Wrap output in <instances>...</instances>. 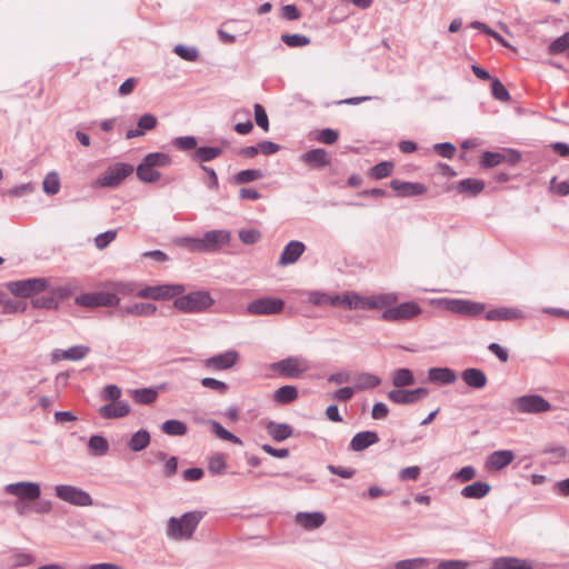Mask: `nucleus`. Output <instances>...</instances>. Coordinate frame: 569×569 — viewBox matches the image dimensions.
Segmentation results:
<instances>
[{
    "mask_svg": "<svg viewBox=\"0 0 569 569\" xmlns=\"http://www.w3.org/2000/svg\"><path fill=\"white\" fill-rule=\"evenodd\" d=\"M203 517L204 512L199 510L170 517L166 527L167 537L174 541L190 540Z\"/></svg>",
    "mask_w": 569,
    "mask_h": 569,
    "instance_id": "1",
    "label": "nucleus"
},
{
    "mask_svg": "<svg viewBox=\"0 0 569 569\" xmlns=\"http://www.w3.org/2000/svg\"><path fill=\"white\" fill-rule=\"evenodd\" d=\"M430 305L458 316L476 318L486 310V305L478 301L458 298H437L431 299Z\"/></svg>",
    "mask_w": 569,
    "mask_h": 569,
    "instance_id": "2",
    "label": "nucleus"
},
{
    "mask_svg": "<svg viewBox=\"0 0 569 569\" xmlns=\"http://www.w3.org/2000/svg\"><path fill=\"white\" fill-rule=\"evenodd\" d=\"M213 303L214 299L209 291L197 290L178 296L173 301V307L183 313H201L209 310Z\"/></svg>",
    "mask_w": 569,
    "mask_h": 569,
    "instance_id": "3",
    "label": "nucleus"
},
{
    "mask_svg": "<svg viewBox=\"0 0 569 569\" xmlns=\"http://www.w3.org/2000/svg\"><path fill=\"white\" fill-rule=\"evenodd\" d=\"M186 291V287L181 283H164L158 286H149L140 289L137 296L141 299L151 300H170L177 299L178 296Z\"/></svg>",
    "mask_w": 569,
    "mask_h": 569,
    "instance_id": "4",
    "label": "nucleus"
},
{
    "mask_svg": "<svg viewBox=\"0 0 569 569\" xmlns=\"http://www.w3.org/2000/svg\"><path fill=\"white\" fill-rule=\"evenodd\" d=\"M271 369L286 378L297 379L310 369V365L306 358L292 356L272 363Z\"/></svg>",
    "mask_w": 569,
    "mask_h": 569,
    "instance_id": "5",
    "label": "nucleus"
},
{
    "mask_svg": "<svg viewBox=\"0 0 569 569\" xmlns=\"http://www.w3.org/2000/svg\"><path fill=\"white\" fill-rule=\"evenodd\" d=\"M132 172L133 167L131 164L117 163L100 174L94 180L93 186L97 188H116Z\"/></svg>",
    "mask_w": 569,
    "mask_h": 569,
    "instance_id": "6",
    "label": "nucleus"
},
{
    "mask_svg": "<svg viewBox=\"0 0 569 569\" xmlns=\"http://www.w3.org/2000/svg\"><path fill=\"white\" fill-rule=\"evenodd\" d=\"M54 493L58 499L76 507H90L93 500L89 492L72 485H57Z\"/></svg>",
    "mask_w": 569,
    "mask_h": 569,
    "instance_id": "7",
    "label": "nucleus"
},
{
    "mask_svg": "<svg viewBox=\"0 0 569 569\" xmlns=\"http://www.w3.org/2000/svg\"><path fill=\"white\" fill-rule=\"evenodd\" d=\"M421 312L422 309L417 302L406 301L386 309L381 315V319L388 322L408 321L418 317Z\"/></svg>",
    "mask_w": 569,
    "mask_h": 569,
    "instance_id": "8",
    "label": "nucleus"
},
{
    "mask_svg": "<svg viewBox=\"0 0 569 569\" xmlns=\"http://www.w3.org/2000/svg\"><path fill=\"white\" fill-rule=\"evenodd\" d=\"M513 405L518 412L538 415L551 410V405L540 395H525L517 398Z\"/></svg>",
    "mask_w": 569,
    "mask_h": 569,
    "instance_id": "9",
    "label": "nucleus"
},
{
    "mask_svg": "<svg viewBox=\"0 0 569 569\" xmlns=\"http://www.w3.org/2000/svg\"><path fill=\"white\" fill-rule=\"evenodd\" d=\"M48 281L44 278H30L24 280L11 281L7 284L8 290L18 297L28 298L34 293L46 290Z\"/></svg>",
    "mask_w": 569,
    "mask_h": 569,
    "instance_id": "10",
    "label": "nucleus"
},
{
    "mask_svg": "<svg viewBox=\"0 0 569 569\" xmlns=\"http://www.w3.org/2000/svg\"><path fill=\"white\" fill-rule=\"evenodd\" d=\"M6 493L17 497L20 501H34L41 496V488L38 482L19 481L8 483L4 487Z\"/></svg>",
    "mask_w": 569,
    "mask_h": 569,
    "instance_id": "11",
    "label": "nucleus"
},
{
    "mask_svg": "<svg viewBox=\"0 0 569 569\" xmlns=\"http://www.w3.org/2000/svg\"><path fill=\"white\" fill-rule=\"evenodd\" d=\"M284 302L281 299L266 297L251 301L247 306V312L254 316L277 315L282 311Z\"/></svg>",
    "mask_w": 569,
    "mask_h": 569,
    "instance_id": "12",
    "label": "nucleus"
},
{
    "mask_svg": "<svg viewBox=\"0 0 569 569\" xmlns=\"http://www.w3.org/2000/svg\"><path fill=\"white\" fill-rule=\"evenodd\" d=\"M120 299L117 295L110 292H90L83 293L76 298V303L79 306L94 308V307H113L119 303Z\"/></svg>",
    "mask_w": 569,
    "mask_h": 569,
    "instance_id": "13",
    "label": "nucleus"
},
{
    "mask_svg": "<svg viewBox=\"0 0 569 569\" xmlns=\"http://www.w3.org/2000/svg\"><path fill=\"white\" fill-rule=\"evenodd\" d=\"M429 391L426 388H417L413 390H403L397 388L388 392V398L397 405H412L426 398Z\"/></svg>",
    "mask_w": 569,
    "mask_h": 569,
    "instance_id": "14",
    "label": "nucleus"
},
{
    "mask_svg": "<svg viewBox=\"0 0 569 569\" xmlns=\"http://www.w3.org/2000/svg\"><path fill=\"white\" fill-rule=\"evenodd\" d=\"M239 359V353L234 350H229L208 358L204 366L214 370H227L233 367Z\"/></svg>",
    "mask_w": 569,
    "mask_h": 569,
    "instance_id": "15",
    "label": "nucleus"
},
{
    "mask_svg": "<svg viewBox=\"0 0 569 569\" xmlns=\"http://www.w3.org/2000/svg\"><path fill=\"white\" fill-rule=\"evenodd\" d=\"M515 460L512 450H497L491 452L486 461V469L489 471H499L509 466Z\"/></svg>",
    "mask_w": 569,
    "mask_h": 569,
    "instance_id": "16",
    "label": "nucleus"
},
{
    "mask_svg": "<svg viewBox=\"0 0 569 569\" xmlns=\"http://www.w3.org/2000/svg\"><path fill=\"white\" fill-rule=\"evenodd\" d=\"M488 321H511L525 318L523 312L515 307H499L490 309L485 313Z\"/></svg>",
    "mask_w": 569,
    "mask_h": 569,
    "instance_id": "17",
    "label": "nucleus"
},
{
    "mask_svg": "<svg viewBox=\"0 0 569 569\" xmlns=\"http://www.w3.org/2000/svg\"><path fill=\"white\" fill-rule=\"evenodd\" d=\"M306 250V246L298 240H292L289 243L286 244L283 248L278 264L279 266H289L293 264L299 260V258L302 256V253Z\"/></svg>",
    "mask_w": 569,
    "mask_h": 569,
    "instance_id": "18",
    "label": "nucleus"
},
{
    "mask_svg": "<svg viewBox=\"0 0 569 569\" xmlns=\"http://www.w3.org/2000/svg\"><path fill=\"white\" fill-rule=\"evenodd\" d=\"M231 234L227 230H211L203 234L206 252H216L229 243Z\"/></svg>",
    "mask_w": 569,
    "mask_h": 569,
    "instance_id": "19",
    "label": "nucleus"
},
{
    "mask_svg": "<svg viewBox=\"0 0 569 569\" xmlns=\"http://www.w3.org/2000/svg\"><path fill=\"white\" fill-rule=\"evenodd\" d=\"M90 352V348L84 345L72 346L67 350L56 349L52 351V361L60 360L78 361L86 358Z\"/></svg>",
    "mask_w": 569,
    "mask_h": 569,
    "instance_id": "20",
    "label": "nucleus"
},
{
    "mask_svg": "<svg viewBox=\"0 0 569 569\" xmlns=\"http://www.w3.org/2000/svg\"><path fill=\"white\" fill-rule=\"evenodd\" d=\"M295 522L306 530H316L326 522V515L321 511L298 512Z\"/></svg>",
    "mask_w": 569,
    "mask_h": 569,
    "instance_id": "21",
    "label": "nucleus"
},
{
    "mask_svg": "<svg viewBox=\"0 0 569 569\" xmlns=\"http://www.w3.org/2000/svg\"><path fill=\"white\" fill-rule=\"evenodd\" d=\"M390 187L398 192L400 197H413L423 194L427 188L420 182H409L393 179L390 182Z\"/></svg>",
    "mask_w": 569,
    "mask_h": 569,
    "instance_id": "22",
    "label": "nucleus"
},
{
    "mask_svg": "<svg viewBox=\"0 0 569 569\" xmlns=\"http://www.w3.org/2000/svg\"><path fill=\"white\" fill-rule=\"evenodd\" d=\"M300 159L310 168H323L330 163V156L322 148L309 150Z\"/></svg>",
    "mask_w": 569,
    "mask_h": 569,
    "instance_id": "23",
    "label": "nucleus"
},
{
    "mask_svg": "<svg viewBox=\"0 0 569 569\" xmlns=\"http://www.w3.org/2000/svg\"><path fill=\"white\" fill-rule=\"evenodd\" d=\"M130 413V407L126 401H113L99 409V415L104 419L123 418Z\"/></svg>",
    "mask_w": 569,
    "mask_h": 569,
    "instance_id": "24",
    "label": "nucleus"
},
{
    "mask_svg": "<svg viewBox=\"0 0 569 569\" xmlns=\"http://www.w3.org/2000/svg\"><path fill=\"white\" fill-rule=\"evenodd\" d=\"M379 442L378 433L375 431H361L353 436L350 441V449L353 451H362L368 447Z\"/></svg>",
    "mask_w": 569,
    "mask_h": 569,
    "instance_id": "25",
    "label": "nucleus"
},
{
    "mask_svg": "<svg viewBox=\"0 0 569 569\" xmlns=\"http://www.w3.org/2000/svg\"><path fill=\"white\" fill-rule=\"evenodd\" d=\"M493 569H533L532 562L516 557H499L492 562Z\"/></svg>",
    "mask_w": 569,
    "mask_h": 569,
    "instance_id": "26",
    "label": "nucleus"
},
{
    "mask_svg": "<svg viewBox=\"0 0 569 569\" xmlns=\"http://www.w3.org/2000/svg\"><path fill=\"white\" fill-rule=\"evenodd\" d=\"M461 379L468 387L473 389H482L488 382L486 373L478 368H468L463 370Z\"/></svg>",
    "mask_w": 569,
    "mask_h": 569,
    "instance_id": "27",
    "label": "nucleus"
},
{
    "mask_svg": "<svg viewBox=\"0 0 569 569\" xmlns=\"http://www.w3.org/2000/svg\"><path fill=\"white\" fill-rule=\"evenodd\" d=\"M428 379L435 383L451 385L457 380V375L450 368L435 367L428 370Z\"/></svg>",
    "mask_w": 569,
    "mask_h": 569,
    "instance_id": "28",
    "label": "nucleus"
},
{
    "mask_svg": "<svg viewBox=\"0 0 569 569\" xmlns=\"http://www.w3.org/2000/svg\"><path fill=\"white\" fill-rule=\"evenodd\" d=\"M490 490L491 486L488 482L476 481L463 487L460 493L466 499H481L488 496Z\"/></svg>",
    "mask_w": 569,
    "mask_h": 569,
    "instance_id": "29",
    "label": "nucleus"
},
{
    "mask_svg": "<svg viewBox=\"0 0 569 569\" xmlns=\"http://www.w3.org/2000/svg\"><path fill=\"white\" fill-rule=\"evenodd\" d=\"M399 300L396 292L378 293L369 296L370 310H381L391 308Z\"/></svg>",
    "mask_w": 569,
    "mask_h": 569,
    "instance_id": "30",
    "label": "nucleus"
},
{
    "mask_svg": "<svg viewBox=\"0 0 569 569\" xmlns=\"http://www.w3.org/2000/svg\"><path fill=\"white\" fill-rule=\"evenodd\" d=\"M269 436L276 441H283L292 436V428L288 423H278L269 421L266 425Z\"/></svg>",
    "mask_w": 569,
    "mask_h": 569,
    "instance_id": "31",
    "label": "nucleus"
},
{
    "mask_svg": "<svg viewBox=\"0 0 569 569\" xmlns=\"http://www.w3.org/2000/svg\"><path fill=\"white\" fill-rule=\"evenodd\" d=\"M346 310H370L369 296L347 291Z\"/></svg>",
    "mask_w": 569,
    "mask_h": 569,
    "instance_id": "32",
    "label": "nucleus"
},
{
    "mask_svg": "<svg viewBox=\"0 0 569 569\" xmlns=\"http://www.w3.org/2000/svg\"><path fill=\"white\" fill-rule=\"evenodd\" d=\"M353 382L356 390H366L378 387L381 383V379L376 375L362 372L353 377Z\"/></svg>",
    "mask_w": 569,
    "mask_h": 569,
    "instance_id": "33",
    "label": "nucleus"
},
{
    "mask_svg": "<svg viewBox=\"0 0 569 569\" xmlns=\"http://www.w3.org/2000/svg\"><path fill=\"white\" fill-rule=\"evenodd\" d=\"M132 399L140 405H151L158 398V391L153 388H141L129 391Z\"/></svg>",
    "mask_w": 569,
    "mask_h": 569,
    "instance_id": "34",
    "label": "nucleus"
},
{
    "mask_svg": "<svg viewBox=\"0 0 569 569\" xmlns=\"http://www.w3.org/2000/svg\"><path fill=\"white\" fill-rule=\"evenodd\" d=\"M391 381L396 388H403L415 383V377L411 370L400 368L391 373Z\"/></svg>",
    "mask_w": 569,
    "mask_h": 569,
    "instance_id": "35",
    "label": "nucleus"
},
{
    "mask_svg": "<svg viewBox=\"0 0 569 569\" xmlns=\"http://www.w3.org/2000/svg\"><path fill=\"white\" fill-rule=\"evenodd\" d=\"M122 313L132 316L151 317L157 312V306L153 303H133L132 306L122 308Z\"/></svg>",
    "mask_w": 569,
    "mask_h": 569,
    "instance_id": "36",
    "label": "nucleus"
},
{
    "mask_svg": "<svg viewBox=\"0 0 569 569\" xmlns=\"http://www.w3.org/2000/svg\"><path fill=\"white\" fill-rule=\"evenodd\" d=\"M150 443V433L141 429L132 435L128 442L130 450L138 452L146 449Z\"/></svg>",
    "mask_w": 569,
    "mask_h": 569,
    "instance_id": "37",
    "label": "nucleus"
},
{
    "mask_svg": "<svg viewBox=\"0 0 569 569\" xmlns=\"http://www.w3.org/2000/svg\"><path fill=\"white\" fill-rule=\"evenodd\" d=\"M222 149L220 147H200L194 150L192 159L199 162H209L221 156Z\"/></svg>",
    "mask_w": 569,
    "mask_h": 569,
    "instance_id": "38",
    "label": "nucleus"
},
{
    "mask_svg": "<svg viewBox=\"0 0 569 569\" xmlns=\"http://www.w3.org/2000/svg\"><path fill=\"white\" fill-rule=\"evenodd\" d=\"M298 398V389L295 386H283L273 393V400L278 403H289Z\"/></svg>",
    "mask_w": 569,
    "mask_h": 569,
    "instance_id": "39",
    "label": "nucleus"
},
{
    "mask_svg": "<svg viewBox=\"0 0 569 569\" xmlns=\"http://www.w3.org/2000/svg\"><path fill=\"white\" fill-rule=\"evenodd\" d=\"M209 426L211 431L221 440L230 441L232 443L242 445V440L236 435L224 429L218 421L210 420Z\"/></svg>",
    "mask_w": 569,
    "mask_h": 569,
    "instance_id": "40",
    "label": "nucleus"
},
{
    "mask_svg": "<svg viewBox=\"0 0 569 569\" xmlns=\"http://www.w3.org/2000/svg\"><path fill=\"white\" fill-rule=\"evenodd\" d=\"M137 176L141 181L152 183L160 179L161 173L157 169L149 167L142 160V162L137 167Z\"/></svg>",
    "mask_w": 569,
    "mask_h": 569,
    "instance_id": "41",
    "label": "nucleus"
},
{
    "mask_svg": "<svg viewBox=\"0 0 569 569\" xmlns=\"http://www.w3.org/2000/svg\"><path fill=\"white\" fill-rule=\"evenodd\" d=\"M431 562H433L432 559L419 557L399 560L393 565V567L395 569H422L428 567Z\"/></svg>",
    "mask_w": 569,
    "mask_h": 569,
    "instance_id": "42",
    "label": "nucleus"
},
{
    "mask_svg": "<svg viewBox=\"0 0 569 569\" xmlns=\"http://www.w3.org/2000/svg\"><path fill=\"white\" fill-rule=\"evenodd\" d=\"M161 430L168 436H184L188 431V428L184 422L170 419L162 423Z\"/></svg>",
    "mask_w": 569,
    "mask_h": 569,
    "instance_id": "43",
    "label": "nucleus"
},
{
    "mask_svg": "<svg viewBox=\"0 0 569 569\" xmlns=\"http://www.w3.org/2000/svg\"><path fill=\"white\" fill-rule=\"evenodd\" d=\"M143 161L151 168L168 167L171 164V157L164 152H152L143 158Z\"/></svg>",
    "mask_w": 569,
    "mask_h": 569,
    "instance_id": "44",
    "label": "nucleus"
},
{
    "mask_svg": "<svg viewBox=\"0 0 569 569\" xmlns=\"http://www.w3.org/2000/svg\"><path fill=\"white\" fill-rule=\"evenodd\" d=\"M263 177V173L259 169H246L233 176L232 181L236 184L249 183L259 180Z\"/></svg>",
    "mask_w": 569,
    "mask_h": 569,
    "instance_id": "45",
    "label": "nucleus"
},
{
    "mask_svg": "<svg viewBox=\"0 0 569 569\" xmlns=\"http://www.w3.org/2000/svg\"><path fill=\"white\" fill-rule=\"evenodd\" d=\"M485 188V182L479 179H463L458 183V189L460 192H469L470 194H478Z\"/></svg>",
    "mask_w": 569,
    "mask_h": 569,
    "instance_id": "46",
    "label": "nucleus"
},
{
    "mask_svg": "<svg viewBox=\"0 0 569 569\" xmlns=\"http://www.w3.org/2000/svg\"><path fill=\"white\" fill-rule=\"evenodd\" d=\"M43 192L48 196H54L60 191V178L58 172L51 171L43 179Z\"/></svg>",
    "mask_w": 569,
    "mask_h": 569,
    "instance_id": "47",
    "label": "nucleus"
},
{
    "mask_svg": "<svg viewBox=\"0 0 569 569\" xmlns=\"http://www.w3.org/2000/svg\"><path fill=\"white\" fill-rule=\"evenodd\" d=\"M88 446H89L92 455H96V456H103L109 450L108 441L103 437L97 436V435L90 437V439L88 441Z\"/></svg>",
    "mask_w": 569,
    "mask_h": 569,
    "instance_id": "48",
    "label": "nucleus"
},
{
    "mask_svg": "<svg viewBox=\"0 0 569 569\" xmlns=\"http://www.w3.org/2000/svg\"><path fill=\"white\" fill-rule=\"evenodd\" d=\"M173 52L179 56L181 59L193 62L199 58V51L196 47H187L183 44H177L173 48Z\"/></svg>",
    "mask_w": 569,
    "mask_h": 569,
    "instance_id": "49",
    "label": "nucleus"
},
{
    "mask_svg": "<svg viewBox=\"0 0 569 569\" xmlns=\"http://www.w3.org/2000/svg\"><path fill=\"white\" fill-rule=\"evenodd\" d=\"M569 49V31L555 39L548 47L551 54H560Z\"/></svg>",
    "mask_w": 569,
    "mask_h": 569,
    "instance_id": "50",
    "label": "nucleus"
},
{
    "mask_svg": "<svg viewBox=\"0 0 569 569\" xmlns=\"http://www.w3.org/2000/svg\"><path fill=\"white\" fill-rule=\"evenodd\" d=\"M281 40L288 47H292V48L305 47L310 43V39L308 37L298 34V33H295V34L284 33L281 36Z\"/></svg>",
    "mask_w": 569,
    "mask_h": 569,
    "instance_id": "51",
    "label": "nucleus"
},
{
    "mask_svg": "<svg viewBox=\"0 0 569 569\" xmlns=\"http://www.w3.org/2000/svg\"><path fill=\"white\" fill-rule=\"evenodd\" d=\"M491 92L492 96L499 101L506 102L510 100V94L508 90L497 78L492 79L491 81Z\"/></svg>",
    "mask_w": 569,
    "mask_h": 569,
    "instance_id": "52",
    "label": "nucleus"
},
{
    "mask_svg": "<svg viewBox=\"0 0 569 569\" xmlns=\"http://www.w3.org/2000/svg\"><path fill=\"white\" fill-rule=\"evenodd\" d=\"M505 160V156L498 152H483L481 157V166L486 168H492L500 164Z\"/></svg>",
    "mask_w": 569,
    "mask_h": 569,
    "instance_id": "53",
    "label": "nucleus"
},
{
    "mask_svg": "<svg viewBox=\"0 0 569 569\" xmlns=\"http://www.w3.org/2000/svg\"><path fill=\"white\" fill-rule=\"evenodd\" d=\"M393 169V163L390 161H383L378 164H376L371 169V176L376 179H382L391 174Z\"/></svg>",
    "mask_w": 569,
    "mask_h": 569,
    "instance_id": "54",
    "label": "nucleus"
},
{
    "mask_svg": "<svg viewBox=\"0 0 569 569\" xmlns=\"http://www.w3.org/2000/svg\"><path fill=\"white\" fill-rule=\"evenodd\" d=\"M180 243L191 251L206 252L204 239L187 237L180 240Z\"/></svg>",
    "mask_w": 569,
    "mask_h": 569,
    "instance_id": "55",
    "label": "nucleus"
},
{
    "mask_svg": "<svg viewBox=\"0 0 569 569\" xmlns=\"http://www.w3.org/2000/svg\"><path fill=\"white\" fill-rule=\"evenodd\" d=\"M117 237V230H108L103 233L98 234L94 238V244L99 250H102L109 246Z\"/></svg>",
    "mask_w": 569,
    "mask_h": 569,
    "instance_id": "56",
    "label": "nucleus"
},
{
    "mask_svg": "<svg viewBox=\"0 0 569 569\" xmlns=\"http://www.w3.org/2000/svg\"><path fill=\"white\" fill-rule=\"evenodd\" d=\"M306 295L308 297L309 302L312 303L313 306L322 307L328 305L329 295L327 292L313 290L306 292Z\"/></svg>",
    "mask_w": 569,
    "mask_h": 569,
    "instance_id": "57",
    "label": "nucleus"
},
{
    "mask_svg": "<svg viewBox=\"0 0 569 569\" xmlns=\"http://www.w3.org/2000/svg\"><path fill=\"white\" fill-rule=\"evenodd\" d=\"M173 144L183 151L197 149V139L193 136L178 137L173 140Z\"/></svg>",
    "mask_w": 569,
    "mask_h": 569,
    "instance_id": "58",
    "label": "nucleus"
},
{
    "mask_svg": "<svg viewBox=\"0 0 569 569\" xmlns=\"http://www.w3.org/2000/svg\"><path fill=\"white\" fill-rule=\"evenodd\" d=\"M227 467L226 459L223 455H216L210 458L209 460V470L214 475H221L223 473L224 469Z\"/></svg>",
    "mask_w": 569,
    "mask_h": 569,
    "instance_id": "59",
    "label": "nucleus"
},
{
    "mask_svg": "<svg viewBox=\"0 0 569 569\" xmlns=\"http://www.w3.org/2000/svg\"><path fill=\"white\" fill-rule=\"evenodd\" d=\"M254 120L256 123L264 131L269 130V119L266 113V110L259 103H256L254 107Z\"/></svg>",
    "mask_w": 569,
    "mask_h": 569,
    "instance_id": "60",
    "label": "nucleus"
},
{
    "mask_svg": "<svg viewBox=\"0 0 569 569\" xmlns=\"http://www.w3.org/2000/svg\"><path fill=\"white\" fill-rule=\"evenodd\" d=\"M34 308L57 309L59 303L52 296L38 297L32 300Z\"/></svg>",
    "mask_w": 569,
    "mask_h": 569,
    "instance_id": "61",
    "label": "nucleus"
},
{
    "mask_svg": "<svg viewBox=\"0 0 569 569\" xmlns=\"http://www.w3.org/2000/svg\"><path fill=\"white\" fill-rule=\"evenodd\" d=\"M158 123L157 117L151 113H144L138 120V127L143 131H149L156 128Z\"/></svg>",
    "mask_w": 569,
    "mask_h": 569,
    "instance_id": "62",
    "label": "nucleus"
},
{
    "mask_svg": "<svg viewBox=\"0 0 569 569\" xmlns=\"http://www.w3.org/2000/svg\"><path fill=\"white\" fill-rule=\"evenodd\" d=\"M477 476V471L472 466L462 467L453 475V478L460 482H468Z\"/></svg>",
    "mask_w": 569,
    "mask_h": 569,
    "instance_id": "63",
    "label": "nucleus"
},
{
    "mask_svg": "<svg viewBox=\"0 0 569 569\" xmlns=\"http://www.w3.org/2000/svg\"><path fill=\"white\" fill-rule=\"evenodd\" d=\"M437 569H469V562L465 560H442Z\"/></svg>",
    "mask_w": 569,
    "mask_h": 569,
    "instance_id": "64",
    "label": "nucleus"
}]
</instances>
